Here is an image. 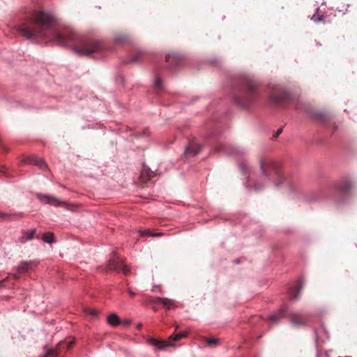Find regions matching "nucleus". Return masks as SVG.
<instances>
[{"label": "nucleus", "instance_id": "f8f14e48", "mask_svg": "<svg viewBox=\"0 0 357 357\" xmlns=\"http://www.w3.org/2000/svg\"><path fill=\"white\" fill-rule=\"evenodd\" d=\"M335 188L342 194L349 192L351 188V183L348 180H342L335 185Z\"/></svg>", "mask_w": 357, "mask_h": 357}, {"label": "nucleus", "instance_id": "58836bf2", "mask_svg": "<svg viewBox=\"0 0 357 357\" xmlns=\"http://www.w3.org/2000/svg\"><path fill=\"white\" fill-rule=\"evenodd\" d=\"M153 309L155 312L158 311V308L155 306L153 307Z\"/></svg>", "mask_w": 357, "mask_h": 357}, {"label": "nucleus", "instance_id": "4468645a", "mask_svg": "<svg viewBox=\"0 0 357 357\" xmlns=\"http://www.w3.org/2000/svg\"><path fill=\"white\" fill-rule=\"evenodd\" d=\"M315 117L321 122L329 124L333 119L332 115L326 111H319L315 113Z\"/></svg>", "mask_w": 357, "mask_h": 357}, {"label": "nucleus", "instance_id": "9d476101", "mask_svg": "<svg viewBox=\"0 0 357 357\" xmlns=\"http://www.w3.org/2000/svg\"><path fill=\"white\" fill-rule=\"evenodd\" d=\"M289 319L292 325L296 327L304 326L309 321V316L299 312H293L289 314Z\"/></svg>", "mask_w": 357, "mask_h": 357}, {"label": "nucleus", "instance_id": "1a4fd4ad", "mask_svg": "<svg viewBox=\"0 0 357 357\" xmlns=\"http://www.w3.org/2000/svg\"><path fill=\"white\" fill-rule=\"evenodd\" d=\"M143 303L146 305H162L167 309H170L175 305L174 301L173 300L167 298H155L152 296H148L147 298H144Z\"/></svg>", "mask_w": 357, "mask_h": 357}, {"label": "nucleus", "instance_id": "6ab92c4d", "mask_svg": "<svg viewBox=\"0 0 357 357\" xmlns=\"http://www.w3.org/2000/svg\"><path fill=\"white\" fill-rule=\"evenodd\" d=\"M25 162L36 165L39 167L40 169L47 168V166L46 163L44 162V160L37 157H30L26 160Z\"/></svg>", "mask_w": 357, "mask_h": 357}, {"label": "nucleus", "instance_id": "72a5a7b5", "mask_svg": "<svg viewBox=\"0 0 357 357\" xmlns=\"http://www.w3.org/2000/svg\"><path fill=\"white\" fill-rule=\"evenodd\" d=\"M126 40V37H125V36H122V37H120V36H119V37H117V38H116V40H117L118 42H119V43L123 42V41H125Z\"/></svg>", "mask_w": 357, "mask_h": 357}, {"label": "nucleus", "instance_id": "f03ea898", "mask_svg": "<svg viewBox=\"0 0 357 357\" xmlns=\"http://www.w3.org/2000/svg\"><path fill=\"white\" fill-rule=\"evenodd\" d=\"M258 82L250 75L244 76L234 102L243 107H249L257 98Z\"/></svg>", "mask_w": 357, "mask_h": 357}, {"label": "nucleus", "instance_id": "0eeeda50", "mask_svg": "<svg viewBox=\"0 0 357 357\" xmlns=\"http://www.w3.org/2000/svg\"><path fill=\"white\" fill-rule=\"evenodd\" d=\"M37 197L39 200L45 204H48L54 206L63 207L70 209V204L66 202L61 201L58 198L48 195L38 194Z\"/></svg>", "mask_w": 357, "mask_h": 357}, {"label": "nucleus", "instance_id": "2eb2a0df", "mask_svg": "<svg viewBox=\"0 0 357 357\" xmlns=\"http://www.w3.org/2000/svg\"><path fill=\"white\" fill-rule=\"evenodd\" d=\"M202 146L195 142H191L186 148L185 153L186 155H196L202 151Z\"/></svg>", "mask_w": 357, "mask_h": 357}, {"label": "nucleus", "instance_id": "4be33fe9", "mask_svg": "<svg viewBox=\"0 0 357 357\" xmlns=\"http://www.w3.org/2000/svg\"><path fill=\"white\" fill-rule=\"evenodd\" d=\"M20 217H22L21 213L11 214L0 211V220H14Z\"/></svg>", "mask_w": 357, "mask_h": 357}, {"label": "nucleus", "instance_id": "ea45409f", "mask_svg": "<svg viewBox=\"0 0 357 357\" xmlns=\"http://www.w3.org/2000/svg\"><path fill=\"white\" fill-rule=\"evenodd\" d=\"M141 327H142V324H138L137 328L139 329V328H141Z\"/></svg>", "mask_w": 357, "mask_h": 357}, {"label": "nucleus", "instance_id": "412c9836", "mask_svg": "<svg viewBox=\"0 0 357 357\" xmlns=\"http://www.w3.org/2000/svg\"><path fill=\"white\" fill-rule=\"evenodd\" d=\"M45 354L43 357H58L60 354L59 350L56 347L55 349L50 348L48 346L44 347Z\"/></svg>", "mask_w": 357, "mask_h": 357}, {"label": "nucleus", "instance_id": "f257e3e1", "mask_svg": "<svg viewBox=\"0 0 357 357\" xmlns=\"http://www.w3.org/2000/svg\"><path fill=\"white\" fill-rule=\"evenodd\" d=\"M55 17L43 10L33 12L29 20L17 26V31L26 38H45L55 44L68 46L76 40L75 33L70 28L55 30Z\"/></svg>", "mask_w": 357, "mask_h": 357}, {"label": "nucleus", "instance_id": "ddd939ff", "mask_svg": "<svg viewBox=\"0 0 357 357\" xmlns=\"http://www.w3.org/2000/svg\"><path fill=\"white\" fill-rule=\"evenodd\" d=\"M181 61V56L176 54H168L166 56V62L169 68H175Z\"/></svg>", "mask_w": 357, "mask_h": 357}, {"label": "nucleus", "instance_id": "dca6fc26", "mask_svg": "<svg viewBox=\"0 0 357 357\" xmlns=\"http://www.w3.org/2000/svg\"><path fill=\"white\" fill-rule=\"evenodd\" d=\"M155 176V174L149 167L144 166L140 174V179L142 182H148Z\"/></svg>", "mask_w": 357, "mask_h": 357}, {"label": "nucleus", "instance_id": "7c9ffc66", "mask_svg": "<svg viewBox=\"0 0 357 357\" xmlns=\"http://www.w3.org/2000/svg\"><path fill=\"white\" fill-rule=\"evenodd\" d=\"M312 20L315 22H320L323 20V16L321 15H314L312 17Z\"/></svg>", "mask_w": 357, "mask_h": 357}, {"label": "nucleus", "instance_id": "b1692460", "mask_svg": "<svg viewBox=\"0 0 357 357\" xmlns=\"http://www.w3.org/2000/svg\"><path fill=\"white\" fill-rule=\"evenodd\" d=\"M144 52L142 51H137L133 54L130 60H128L126 63H136L140 61V59L143 57Z\"/></svg>", "mask_w": 357, "mask_h": 357}, {"label": "nucleus", "instance_id": "f704fd0d", "mask_svg": "<svg viewBox=\"0 0 357 357\" xmlns=\"http://www.w3.org/2000/svg\"><path fill=\"white\" fill-rule=\"evenodd\" d=\"M338 129V126L334 123L333 126H332V132L333 133H334L335 132H336Z\"/></svg>", "mask_w": 357, "mask_h": 357}, {"label": "nucleus", "instance_id": "4c0bfd02", "mask_svg": "<svg viewBox=\"0 0 357 357\" xmlns=\"http://www.w3.org/2000/svg\"><path fill=\"white\" fill-rule=\"evenodd\" d=\"M128 293H129V294H130V296L131 297L135 296V292H133L132 291H131L130 289H128Z\"/></svg>", "mask_w": 357, "mask_h": 357}, {"label": "nucleus", "instance_id": "aec40b11", "mask_svg": "<svg viewBox=\"0 0 357 357\" xmlns=\"http://www.w3.org/2000/svg\"><path fill=\"white\" fill-rule=\"evenodd\" d=\"M73 344V341H61L57 344L56 348L59 353L61 354L63 351L70 349Z\"/></svg>", "mask_w": 357, "mask_h": 357}, {"label": "nucleus", "instance_id": "2f4dec72", "mask_svg": "<svg viewBox=\"0 0 357 357\" xmlns=\"http://www.w3.org/2000/svg\"><path fill=\"white\" fill-rule=\"evenodd\" d=\"M6 167L4 166H0V173H2L5 177H9L10 175L6 172Z\"/></svg>", "mask_w": 357, "mask_h": 357}, {"label": "nucleus", "instance_id": "473e14b6", "mask_svg": "<svg viewBox=\"0 0 357 357\" xmlns=\"http://www.w3.org/2000/svg\"><path fill=\"white\" fill-rule=\"evenodd\" d=\"M150 234H152V233L149 230L140 231V235L142 236H144L146 235L150 236Z\"/></svg>", "mask_w": 357, "mask_h": 357}, {"label": "nucleus", "instance_id": "cd10ccee", "mask_svg": "<svg viewBox=\"0 0 357 357\" xmlns=\"http://www.w3.org/2000/svg\"><path fill=\"white\" fill-rule=\"evenodd\" d=\"M301 291V287H297L296 289H292L290 290V298L291 299L296 300L298 297V294Z\"/></svg>", "mask_w": 357, "mask_h": 357}, {"label": "nucleus", "instance_id": "423d86ee", "mask_svg": "<svg viewBox=\"0 0 357 357\" xmlns=\"http://www.w3.org/2000/svg\"><path fill=\"white\" fill-rule=\"evenodd\" d=\"M261 169L262 173L266 176H270L271 174H273L279 180H280L282 177V173L280 172L276 165L271 160L261 161Z\"/></svg>", "mask_w": 357, "mask_h": 357}, {"label": "nucleus", "instance_id": "c9c22d12", "mask_svg": "<svg viewBox=\"0 0 357 357\" xmlns=\"http://www.w3.org/2000/svg\"><path fill=\"white\" fill-rule=\"evenodd\" d=\"M162 235V233H152V234H150V236L156 237V236H161Z\"/></svg>", "mask_w": 357, "mask_h": 357}, {"label": "nucleus", "instance_id": "20e7f679", "mask_svg": "<svg viewBox=\"0 0 357 357\" xmlns=\"http://www.w3.org/2000/svg\"><path fill=\"white\" fill-rule=\"evenodd\" d=\"M187 335L188 333L185 332L178 333L176 335L172 334L169 337L168 340H158L154 337H150L148 339V342L158 349H165L167 347L174 346L172 343V341H178L181 339L185 337Z\"/></svg>", "mask_w": 357, "mask_h": 357}, {"label": "nucleus", "instance_id": "a211bd4d", "mask_svg": "<svg viewBox=\"0 0 357 357\" xmlns=\"http://www.w3.org/2000/svg\"><path fill=\"white\" fill-rule=\"evenodd\" d=\"M35 233L36 229L23 231L22 236L18 239V242L22 244L25 243L27 241H30L33 238Z\"/></svg>", "mask_w": 357, "mask_h": 357}, {"label": "nucleus", "instance_id": "6e6552de", "mask_svg": "<svg viewBox=\"0 0 357 357\" xmlns=\"http://www.w3.org/2000/svg\"><path fill=\"white\" fill-rule=\"evenodd\" d=\"M271 101L275 105H283L291 101L289 93L285 91H276L271 96Z\"/></svg>", "mask_w": 357, "mask_h": 357}, {"label": "nucleus", "instance_id": "7ed1b4c3", "mask_svg": "<svg viewBox=\"0 0 357 357\" xmlns=\"http://www.w3.org/2000/svg\"><path fill=\"white\" fill-rule=\"evenodd\" d=\"M102 49V43L92 38H83L73 47L74 51L82 56H90L93 53L100 52Z\"/></svg>", "mask_w": 357, "mask_h": 357}, {"label": "nucleus", "instance_id": "f3484780", "mask_svg": "<svg viewBox=\"0 0 357 357\" xmlns=\"http://www.w3.org/2000/svg\"><path fill=\"white\" fill-rule=\"evenodd\" d=\"M287 312V307L283 305L275 314H271L268 317V320L272 322H276L278 319L284 317Z\"/></svg>", "mask_w": 357, "mask_h": 357}, {"label": "nucleus", "instance_id": "9b49d317", "mask_svg": "<svg viewBox=\"0 0 357 357\" xmlns=\"http://www.w3.org/2000/svg\"><path fill=\"white\" fill-rule=\"evenodd\" d=\"M37 265L38 262L36 261H21L17 266V273L13 275L14 278L16 280L19 279L21 274L28 272Z\"/></svg>", "mask_w": 357, "mask_h": 357}, {"label": "nucleus", "instance_id": "c85d7f7f", "mask_svg": "<svg viewBox=\"0 0 357 357\" xmlns=\"http://www.w3.org/2000/svg\"><path fill=\"white\" fill-rule=\"evenodd\" d=\"M155 88L159 91L162 89V82L160 78L157 77L155 81Z\"/></svg>", "mask_w": 357, "mask_h": 357}, {"label": "nucleus", "instance_id": "393cba45", "mask_svg": "<svg viewBox=\"0 0 357 357\" xmlns=\"http://www.w3.org/2000/svg\"><path fill=\"white\" fill-rule=\"evenodd\" d=\"M43 241L47 243H52L54 241V234L52 232L45 233L42 238Z\"/></svg>", "mask_w": 357, "mask_h": 357}, {"label": "nucleus", "instance_id": "39448f33", "mask_svg": "<svg viewBox=\"0 0 357 357\" xmlns=\"http://www.w3.org/2000/svg\"><path fill=\"white\" fill-rule=\"evenodd\" d=\"M106 271H114L116 272L122 271L123 274L128 275L130 272V268L124 264L122 259L118 257L116 254L109 259L108 264L105 268Z\"/></svg>", "mask_w": 357, "mask_h": 357}, {"label": "nucleus", "instance_id": "c756f323", "mask_svg": "<svg viewBox=\"0 0 357 357\" xmlns=\"http://www.w3.org/2000/svg\"><path fill=\"white\" fill-rule=\"evenodd\" d=\"M225 149H226V146L224 144H218L215 146L214 150H215V151L219 153V152H222V151H226Z\"/></svg>", "mask_w": 357, "mask_h": 357}, {"label": "nucleus", "instance_id": "bb28decb", "mask_svg": "<svg viewBox=\"0 0 357 357\" xmlns=\"http://www.w3.org/2000/svg\"><path fill=\"white\" fill-rule=\"evenodd\" d=\"M85 315H90L93 317H96L98 314V311L95 309L86 308L84 310Z\"/></svg>", "mask_w": 357, "mask_h": 357}, {"label": "nucleus", "instance_id": "5701e85b", "mask_svg": "<svg viewBox=\"0 0 357 357\" xmlns=\"http://www.w3.org/2000/svg\"><path fill=\"white\" fill-rule=\"evenodd\" d=\"M107 322L112 326H117L121 324V320L116 314H111L107 317Z\"/></svg>", "mask_w": 357, "mask_h": 357}, {"label": "nucleus", "instance_id": "e433bc0d", "mask_svg": "<svg viewBox=\"0 0 357 357\" xmlns=\"http://www.w3.org/2000/svg\"><path fill=\"white\" fill-rule=\"evenodd\" d=\"M282 128L278 129L274 137H278L279 136V135H280L282 133Z\"/></svg>", "mask_w": 357, "mask_h": 357}, {"label": "nucleus", "instance_id": "a878e982", "mask_svg": "<svg viewBox=\"0 0 357 357\" xmlns=\"http://www.w3.org/2000/svg\"><path fill=\"white\" fill-rule=\"evenodd\" d=\"M206 341L208 347H215L218 344L219 339L211 337L206 339Z\"/></svg>", "mask_w": 357, "mask_h": 357}]
</instances>
